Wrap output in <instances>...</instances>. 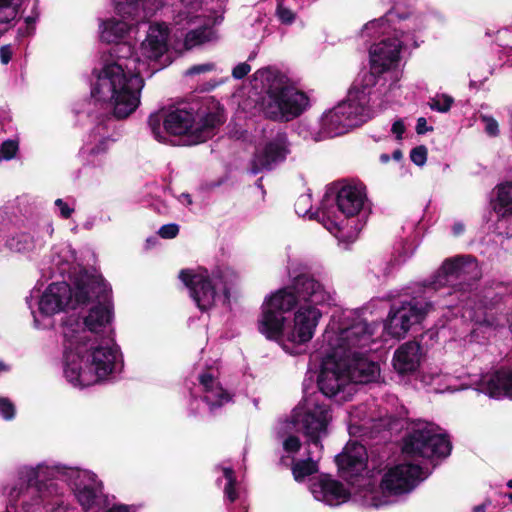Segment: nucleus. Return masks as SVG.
<instances>
[{
  "label": "nucleus",
  "mask_w": 512,
  "mask_h": 512,
  "mask_svg": "<svg viewBox=\"0 0 512 512\" xmlns=\"http://www.w3.org/2000/svg\"><path fill=\"white\" fill-rule=\"evenodd\" d=\"M332 421L330 406L320 394L306 396L303 402L294 410L291 420L285 421V430L290 428L301 432L307 438L308 447L312 446L317 454L322 452L321 440L328 434V426Z\"/></svg>",
  "instance_id": "nucleus-12"
},
{
  "label": "nucleus",
  "mask_w": 512,
  "mask_h": 512,
  "mask_svg": "<svg viewBox=\"0 0 512 512\" xmlns=\"http://www.w3.org/2000/svg\"><path fill=\"white\" fill-rule=\"evenodd\" d=\"M106 512H129V507L126 505H115Z\"/></svg>",
  "instance_id": "nucleus-51"
},
{
  "label": "nucleus",
  "mask_w": 512,
  "mask_h": 512,
  "mask_svg": "<svg viewBox=\"0 0 512 512\" xmlns=\"http://www.w3.org/2000/svg\"><path fill=\"white\" fill-rule=\"evenodd\" d=\"M179 200L182 203H185L186 205H191L192 204L191 196L189 194H186V193H182L180 195V197H179Z\"/></svg>",
  "instance_id": "nucleus-53"
},
{
  "label": "nucleus",
  "mask_w": 512,
  "mask_h": 512,
  "mask_svg": "<svg viewBox=\"0 0 512 512\" xmlns=\"http://www.w3.org/2000/svg\"><path fill=\"white\" fill-rule=\"evenodd\" d=\"M321 452L317 454V450L310 446L308 448V457L305 460L296 462L292 467V472L295 480L299 481L317 472V461L320 458Z\"/></svg>",
  "instance_id": "nucleus-27"
},
{
  "label": "nucleus",
  "mask_w": 512,
  "mask_h": 512,
  "mask_svg": "<svg viewBox=\"0 0 512 512\" xmlns=\"http://www.w3.org/2000/svg\"><path fill=\"white\" fill-rule=\"evenodd\" d=\"M6 366L3 363H0V371L5 370Z\"/></svg>",
  "instance_id": "nucleus-60"
},
{
  "label": "nucleus",
  "mask_w": 512,
  "mask_h": 512,
  "mask_svg": "<svg viewBox=\"0 0 512 512\" xmlns=\"http://www.w3.org/2000/svg\"><path fill=\"white\" fill-rule=\"evenodd\" d=\"M19 479L25 488L14 489L11 497L13 499L22 498V509L24 512H39L42 508H46L47 512H67L68 504L62 498L63 489L59 495H44L41 492L32 493L30 490L34 483L21 478V470L19 471Z\"/></svg>",
  "instance_id": "nucleus-22"
},
{
  "label": "nucleus",
  "mask_w": 512,
  "mask_h": 512,
  "mask_svg": "<svg viewBox=\"0 0 512 512\" xmlns=\"http://www.w3.org/2000/svg\"><path fill=\"white\" fill-rule=\"evenodd\" d=\"M431 308V303L418 297L402 300L400 305L391 307L384 330L394 338H402L413 325L424 319Z\"/></svg>",
  "instance_id": "nucleus-19"
},
{
  "label": "nucleus",
  "mask_w": 512,
  "mask_h": 512,
  "mask_svg": "<svg viewBox=\"0 0 512 512\" xmlns=\"http://www.w3.org/2000/svg\"><path fill=\"white\" fill-rule=\"evenodd\" d=\"M396 256H394L389 262L385 264V267L383 269V275L389 276L391 275L396 269H398L403 263L406 262L408 258H410L414 252V249L409 244L401 243V250L400 248H397Z\"/></svg>",
  "instance_id": "nucleus-30"
},
{
  "label": "nucleus",
  "mask_w": 512,
  "mask_h": 512,
  "mask_svg": "<svg viewBox=\"0 0 512 512\" xmlns=\"http://www.w3.org/2000/svg\"><path fill=\"white\" fill-rule=\"evenodd\" d=\"M380 160H381V162H382V163H387V162L389 161V155H387V154H382V155L380 156Z\"/></svg>",
  "instance_id": "nucleus-56"
},
{
  "label": "nucleus",
  "mask_w": 512,
  "mask_h": 512,
  "mask_svg": "<svg viewBox=\"0 0 512 512\" xmlns=\"http://www.w3.org/2000/svg\"><path fill=\"white\" fill-rule=\"evenodd\" d=\"M481 119L485 124V132L490 136H497L499 133V126L497 121L490 116H482Z\"/></svg>",
  "instance_id": "nucleus-43"
},
{
  "label": "nucleus",
  "mask_w": 512,
  "mask_h": 512,
  "mask_svg": "<svg viewBox=\"0 0 512 512\" xmlns=\"http://www.w3.org/2000/svg\"><path fill=\"white\" fill-rule=\"evenodd\" d=\"M54 204L57 209V214L63 219H69L75 212V203L73 200L69 202L58 198L55 200Z\"/></svg>",
  "instance_id": "nucleus-35"
},
{
  "label": "nucleus",
  "mask_w": 512,
  "mask_h": 512,
  "mask_svg": "<svg viewBox=\"0 0 512 512\" xmlns=\"http://www.w3.org/2000/svg\"><path fill=\"white\" fill-rule=\"evenodd\" d=\"M311 492L314 498L329 506H338L349 499L350 493L337 480L329 476H321L312 483Z\"/></svg>",
  "instance_id": "nucleus-24"
},
{
  "label": "nucleus",
  "mask_w": 512,
  "mask_h": 512,
  "mask_svg": "<svg viewBox=\"0 0 512 512\" xmlns=\"http://www.w3.org/2000/svg\"><path fill=\"white\" fill-rule=\"evenodd\" d=\"M251 70V67L247 63H240L234 67L232 71V75L235 79H242L245 77Z\"/></svg>",
  "instance_id": "nucleus-45"
},
{
  "label": "nucleus",
  "mask_w": 512,
  "mask_h": 512,
  "mask_svg": "<svg viewBox=\"0 0 512 512\" xmlns=\"http://www.w3.org/2000/svg\"><path fill=\"white\" fill-rule=\"evenodd\" d=\"M154 208L158 213H166L168 211V206L164 202L155 204Z\"/></svg>",
  "instance_id": "nucleus-52"
},
{
  "label": "nucleus",
  "mask_w": 512,
  "mask_h": 512,
  "mask_svg": "<svg viewBox=\"0 0 512 512\" xmlns=\"http://www.w3.org/2000/svg\"><path fill=\"white\" fill-rule=\"evenodd\" d=\"M312 209V197L310 193L302 194L295 202V211L299 216H306Z\"/></svg>",
  "instance_id": "nucleus-36"
},
{
  "label": "nucleus",
  "mask_w": 512,
  "mask_h": 512,
  "mask_svg": "<svg viewBox=\"0 0 512 512\" xmlns=\"http://www.w3.org/2000/svg\"><path fill=\"white\" fill-rule=\"evenodd\" d=\"M0 416L5 420H11L15 416V407L7 398L0 397Z\"/></svg>",
  "instance_id": "nucleus-40"
},
{
  "label": "nucleus",
  "mask_w": 512,
  "mask_h": 512,
  "mask_svg": "<svg viewBox=\"0 0 512 512\" xmlns=\"http://www.w3.org/2000/svg\"><path fill=\"white\" fill-rule=\"evenodd\" d=\"M485 510H486L485 504H481V505L475 506L473 509V512H485Z\"/></svg>",
  "instance_id": "nucleus-54"
},
{
  "label": "nucleus",
  "mask_w": 512,
  "mask_h": 512,
  "mask_svg": "<svg viewBox=\"0 0 512 512\" xmlns=\"http://www.w3.org/2000/svg\"><path fill=\"white\" fill-rule=\"evenodd\" d=\"M221 17L207 16L198 11H182L175 18L176 31L184 36V47L191 49L215 38L213 26Z\"/></svg>",
  "instance_id": "nucleus-20"
},
{
  "label": "nucleus",
  "mask_w": 512,
  "mask_h": 512,
  "mask_svg": "<svg viewBox=\"0 0 512 512\" xmlns=\"http://www.w3.org/2000/svg\"><path fill=\"white\" fill-rule=\"evenodd\" d=\"M216 69V66L214 63L207 62L202 64H196L191 66L189 69L185 71L186 76H195L199 74H205L212 72Z\"/></svg>",
  "instance_id": "nucleus-38"
},
{
  "label": "nucleus",
  "mask_w": 512,
  "mask_h": 512,
  "mask_svg": "<svg viewBox=\"0 0 512 512\" xmlns=\"http://www.w3.org/2000/svg\"><path fill=\"white\" fill-rule=\"evenodd\" d=\"M96 280L92 275L81 276L71 288L66 282L50 284L38 301V313L50 317L64 311L67 308L75 309L84 305L91 296L88 295V287H92Z\"/></svg>",
  "instance_id": "nucleus-14"
},
{
  "label": "nucleus",
  "mask_w": 512,
  "mask_h": 512,
  "mask_svg": "<svg viewBox=\"0 0 512 512\" xmlns=\"http://www.w3.org/2000/svg\"><path fill=\"white\" fill-rule=\"evenodd\" d=\"M22 0H0V24H7L15 19Z\"/></svg>",
  "instance_id": "nucleus-31"
},
{
  "label": "nucleus",
  "mask_w": 512,
  "mask_h": 512,
  "mask_svg": "<svg viewBox=\"0 0 512 512\" xmlns=\"http://www.w3.org/2000/svg\"><path fill=\"white\" fill-rule=\"evenodd\" d=\"M391 24L395 25L393 30L399 33L402 39L386 38L371 46L369 53L372 71L384 73L397 67L401 48L418 46L414 36L410 34L423 28V19L413 14L412 4L406 0H397L384 17L368 22L362 30V35L375 37L378 34H385Z\"/></svg>",
  "instance_id": "nucleus-6"
},
{
  "label": "nucleus",
  "mask_w": 512,
  "mask_h": 512,
  "mask_svg": "<svg viewBox=\"0 0 512 512\" xmlns=\"http://www.w3.org/2000/svg\"><path fill=\"white\" fill-rule=\"evenodd\" d=\"M494 211L498 217L505 218L512 214V182L498 186Z\"/></svg>",
  "instance_id": "nucleus-28"
},
{
  "label": "nucleus",
  "mask_w": 512,
  "mask_h": 512,
  "mask_svg": "<svg viewBox=\"0 0 512 512\" xmlns=\"http://www.w3.org/2000/svg\"><path fill=\"white\" fill-rule=\"evenodd\" d=\"M361 420H362V421H364L363 426L365 427V429L370 428L369 426H367L368 421H366V420H365V418H363V419H361Z\"/></svg>",
  "instance_id": "nucleus-59"
},
{
  "label": "nucleus",
  "mask_w": 512,
  "mask_h": 512,
  "mask_svg": "<svg viewBox=\"0 0 512 512\" xmlns=\"http://www.w3.org/2000/svg\"><path fill=\"white\" fill-rule=\"evenodd\" d=\"M335 293L309 274L267 296L258 320L259 331L290 354L309 343L323 316L322 307L334 303Z\"/></svg>",
  "instance_id": "nucleus-2"
},
{
  "label": "nucleus",
  "mask_w": 512,
  "mask_h": 512,
  "mask_svg": "<svg viewBox=\"0 0 512 512\" xmlns=\"http://www.w3.org/2000/svg\"><path fill=\"white\" fill-rule=\"evenodd\" d=\"M32 22H33V20H32V19L27 18V23H28V24H30V23H32Z\"/></svg>",
  "instance_id": "nucleus-62"
},
{
  "label": "nucleus",
  "mask_w": 512,
  "mask_h": 512,
  "mask_svg": "<svg viewBox=\"0 0 512 512\" xmlns=\"http://www.w3.org/2000/svg\"><path fill=\"white\" fill-rule=\"evenodd\" d=\"M367 451L358 442H349L344 451L336 457L342 478L358 487L363 505L380 508L396 502L400 495L410 493L424 478L419 465L398 464L388 468L381 477L378 487L372 477L364 475L367 467Z\"/></svg>",
  "instance_id": "nucleus-4"
},
{
  "label": "nucleus",
  "mask_w": 512,
  "mask_h": 512,
  "mask_svg": "<svg viewBox=\"0 0 512 512\" xmlns=\"http://www.w3.org/2000/svg\"><path fill=\"white\" fill-rule=\"evenodd\" d=\"M373 342V336L371 342L367 345H351L347 347L343 356H338V360L341 361L342 369L348 378L349 383L353 386L354 384L369 383L377 379L380 374L379 365L366 357V353L370 344ZM347 346H349L347 344ZM345 350V346L343 347Z\"/></svg>",
  "instance_id": "nucleus-21"
},
{
  "label": "nucleus",
  "mask_w": 512,
  "mask_h": 512,
  "mask_svg": "<svg viewBox=\"0 0 512 512\" xmlns=\"http://www.w3.org/2000/svg\"><path fill=\"white\" fill-rule=\"evenodd\" d=\"M277 15L282 23L290 24L295 19V14L284 6H278Z\"/></svg>",
  "instance_id": "nucleus-44"
},
{
  "label": "nucleus",
  "mask_w": 512,
  "mask_h": 512,
  "mask_svg": "<svg viewBox=\"0 0 512 512\" xmlns=\"http://www.w3.org/2000/svg\"><path fill=\"white\" fill-rule=\"evenodd\" d=\"M366 202V190L362 184H334L322 199L318 220L340 241H353L359 231L354 217L364 209Z\"/></svg>",
  "instance_id": "nucleus-9"
},
{
  "label": "nucleus",
  "mask_w": 512,
  "mask_h": 512,
  "mask_svg": "<svg viewBox=\"0 0 512 512\" xmlns=\"http://www.w3.org/2000/svg\"><path fill=\"white\" fill-rule=\"evenodd\" d=\"M113 142L109 137L102 138L94 147L89 151L90 155L98 156L107 152L110 144Z\"/></svg>",
  "instance_id": "nucleus-42"
},
{
  "label": "nucleus",
  "mask_w": 512,
  "mask_h": 512,
  "mask_svg": "<svg viewBox=\"0 0 512 512\" xmlns=\"http://www.w3.org/2000/svg\"><path fill=\"white\" fill-rule=\"evenodd\" d=\"M179 233V226L174 223L165 224L160 227L158 230V234L160 237L164 239H172L176 237Z\"/></svg>",
  "instance_id": "nucleus-41"
},
{
  "label": "nucleus",
  "mask_w": 512,
  "mask_h": 512,
  "mask_svg": "<svg viewBox=\"0 0 512 512\" xmlns=\"http://www.w3.org/2000/svg\"><path fill=\"white\" fill-rule=\"evenodd\" d=\"M371 117L365 94L349 91L347 99L323 114L320 120L321 134L332 138L347 133Z\"/></svg>",
  "instance_id": "nucleus-13"
},
{
  "label": "nucleus",
  "mask_w": 512,
  "mask_h": 512,
  "mask_svg": "<svg viewBox=\"0 0 512 512\" xmlns=\"http://www.w3.org/2000/svg\"><path fill=\"white\" fill-rule=\"evenodd\" d=\"M223 474L226 479V484L224 487L225 496L229 499L230 502H234L238 498V494L234 489V471L231 468H223Z\"/></svg>",
  "instance_id": "nucleus-34"
},
{
  "label": "nucleus",
  "mask_w": 512,
  "mask_h": 512,
  "mask_svg": "<svg viewBox=\"0 0 512 512\" xmlns=\"http://www.w3.org/2000/svg\"><path fill=\"white\" fill-rule=\"evenodd\" d=\"M180 280L189 289L190 295L201 311L212 308L217 300L229 299L230 289L236 284L238 274L230 267H217L209 272L205 268L184 269Z\"/></svg>",
  "instance_id": "nucleus-11"
},
{
  "label": "nucleus",
  "mask_w": 512,
  "mask_h": 512,
  "mask_svg": "<svg viewBox=\"0 0 512 512\" xmlns=\"http://www.w3.org/2000/svg\"><path fill=\"white\" fill-rule=\"evenodd\" d=\"M115 10L120 19L111 18L103 21L101 28V39L107 43H116L112 55L117 58L115 50L125 35L132 30L133 26L140 23L147 17V13L140 7L143 0H113ZM123 42H121L122 44Z\"/></svg>",
  "instance_id": "nucleus-18"
},
{
  "label": "nucleus",
  "mask_w": 512,
  "mask_h": 512,
  "mask_svg": "<svg viewBox=\"0 0 512 512\" xmlns=\"http://www.w3.org/2000/svg\"><path fill=\"white\" fill-rule=\"evenodd\" d=\"M381 74H383V72L372 71V67L370 66V71L365 72L361 79L357 80L349 91H356L357 94H365L368 105L371 90L377 83V77Z\"/></svg>",
  "instance_id": "nucleus-29"
},
{
  "label": "nucleus",
  "mask_w": 512,
  "mask_h": 512,
  "mask_svg": "<svg viewBox=\"0 0 512 512\" xmlns=\"http://www.w3.org/2000/svg\"><path fill=\"white\" fill-rule=\"evenodd\" d=\"M474 384L477 385L476 390L491 398L512 399V368H501L493 374L483 375Z\"/></svg>",
  "instance_id": "nucleus-23"
},
{
  "label": "nucleus",
  "mask_w": 512,
  "mask_h": 512,
  "mask_svg": "<svg viewBox=\"0 0 512 512\" xmlns=\"http://www.w3.org/2000/svg\"><path fill=\"white\" fill-rule=\"evenodd\" d=\"M361 412H362V409H361V408H358V409H356V411H355V412H352V413H351V417H352V419H353V418H355V417L360 416V413H361Z\"/></svg>",
  "instance_id": "nucleus-57"
},
{
  "label": "nucleus",
  "mask_w": 512,
  "mask_h": 512,
  "mask_svg": "<svg viewBox=\"0 0 512 512\" xmlns=\"http://www.w3.org/2000/svg\"><path fill=\"white\" fill-rule=\"evenodd\" d=\"M479 278L477 261L470 256H457L446 259L424 286L428 290H438L446 286L464 290Z\"/></svg>",
  "instance_id": "nucleus-15"
},
{
  "label": "nucleus",
  "mask_w": 512,
  "mask_h": 512,
  "mask_svg": "<svg viewBox=\"0 0 512 512\" xmlns=\"http://www.w3.org/2000/svg\"><path fill=\"white\" fill-rule=\"evenodd\" d=\"M391 130H392V133L396 135L397 139H401L402 134L405 131V126H404L403 121L402 120L395 121L392 125Z\"/></svg>",
  "instance_id": "nucleus-47"
},
{
  "label": "nucleus",
  "mask_w": 512,
  "mask_h": 512,
  "mask_svg": "<svg viewBox=\"0 0 512 512\" xmlns=\"http://www.w3.org/2000/svg\"><path fill=\"white\" fill-rule=\"evenodd\" d=\"M21 478L34 483L32 493L59 495L61 487L55 480L67 482L79 505L85 511L101 509L107 506V497L103 493V484L97 476L88 470L68 467L55 462H43L36 466L21 468Z\"/></svg>",
  "instance_id": "nucleus-7"
},
{
  "label": "nucleus",
  "mask_w": 512,
  "mask_h": 512,
  "mask_svg": "<svg viewBox=\"0 0 512 512\" xmlns=\"http://www.w3.org/2000/svg\"><path fill=\"white\" fill-rule=\"evenodd\" d=\"M19 145L16 140H6L1 145V155H0V161L2 159L5 160H11L16 156V153L18 152Z\"/></svg>",
  "instance_id": "nucleus-37"
},
{
  "label": "nucleus",
  "mask_w": 512,
  "mask_h": 512,
  "mask_svg": "<svg viewBox=\"0 0 512 512\" xmlns=\"http://www.w3.org/2000/svg\"><path fill=\"white\" fill-rule=\"evenodd\" d=\"M199 383L203 392V400L213 411L231 400V396L220 385L218 380L209 373L199 376Z\"/></svg>",
  "instance_id": "nucleus-26"
},
{
  "label": "nucleus",
  "mask_w": 512,
  "mask_h": 512,
  "mask_svg": "<svg viewBox=\"0 0 512 512\" xmlns=\"http://www.w3.org/2000/svg\"><path fill=\"white\" fill-rule=\"evenodd\" d=\"M374 326L368 324L356 312L345 310L333 315L323 335L324 358L318 376V387L322 395L346 401L355 392L349 383L338 356H343L351 345L365 346L371 342Z\"/></svg>",
  "instance_id": "nucleus-5"
},
{
  "label": "nucleus",
  "mask_w": 512,
  "mask_h": 512,
  "mask_svg": "<svg viewBox=\"0 0 512 512\" xmlns=\"http://www.w3.org/2000/svg\"><path fill=\"white\" fill-rule=\"evenodd\" d=\"M293 431H296L295 428H290L289 432L287 433L285 430V422L282 424L281 429L279 433L282 437H285L283 440V448L286 452L293 453L297 452L300 449L301 443L298 437L291 435Z\"/></svg>",
  "instance_id": "nucleus-33"
},
{
  "label": "nucleus",
  "mask_w": 512,
  "mask_h": 512,
  "mask_svg": "<svg viewBox=\"0 0 512 512\" xmlns=\"http://www.w3.org/2000/svg\"><path fill=\"white\" fill-rule=\"evenodd\" d=\"M88 287L92 304L82 318L67 319L63 325V374L74 387L84 388L106 379L116 371L120 358L116 345L105 340L101 333L110 324L113 313L111 288L101 275H92Z\"/></svg>",
  "instance_id": "nucleus-1"
},
{
  "label": "nucleus",
  "mask_w": 512,
  "mask_h": 512,
  "mask_svg": "<svg viewBox=\"0 0 512 512\" xmlns=\"http://www.w3.org/2000/svg\"><path fill=\"white\" fill-rule=\"evenodd\" d=\"M263 133L250 160L249 171L253 175L272 170L290 153V143L282 129L265 128Z\"/></svg>",
  "instance_id": "nucleus-17"
},
{
  "label": "nucleus",
  "mask_w": 512,
  "mask_h": 512,
  "mask_svg": "<svg viewBox=\"0 0 512 512\" xmlns=\"http://www.w3.org/2000/svg\"><path fill=\"white\" fill-rule=\"evenodd\" d=\"M12 58L11 47L6 45L0 48V60L2 64H8Z\"/></svg>",
  "instance_id": "nucleus-46"
},
{
  "label": "nucleus",
  "mask_w": 512,
  "mask_h": 512,
  "mask_svg": "<svg viewBox=\"0 0 512 512\" xmlns=\"http://www.w3.org/2000/svg\"><path fill=\"white\" fill-rule=\"evenodd\" d=\"M411 161L418 165L423 166L427 160V149L425 146H417L411 150Z\"/></svg>",
  "instance_id": "nucleus-39"
},
{
  "label": "nucleus",
  "mask_w": 512,
  "mask_h": 512,
  "mask_svg": "<svg viewBox=\"0 0 512 512\" xmlns=\"http://www.w3.org/2000/svg\"><path fill=\"white\" fill-rule=\"evenodd\" d=\"M507 486L512 489V480H509Z\"/></svg>",
  "instance_id": "nucleus-61"
},
{
  "label": "nucleus",
  "mask_w": 512,
  "mask_h": 512,
  "mask_svg": "<svg viewBox=\"0 0 512 512\" xmlns=\"http://www.w3.org/2000/svg\"><path fill=\"white\" fill-rule=\"evenodd\" d=\"M32 314H33V317H34V324H35V327L37 328H46V327H49L52 325L51 321L49 320L48 323H41L39 318H38V315L36 314V312L34 310H32Z\"/></svg>",
  "instance_id": "nucleus-49"
},
{
  "label": "nucleus",
  "mask_w": 512,
  "mask_h": 512,
  "mask_svg": "<svg viewBox=\"0 0 512 512\" xmlns=\"http://www.w3.org/2000/svg\"><path fill=\"white\" fill-rule=\"evenodd\" d=\"M167 48L168 27L165 24L150 25L139 55L135 57L130 44H119L115 50L117 60L106 64L98 73L92 97L106 103L115 118L128 117L140 104L144 86L142 75L148 72V61L159 59Z\"/></svg>",
  "instance_id": "nucleus-3"
},
{
  "label": "nucleus",
  "mask_w": 512,
  "mask_h": 512,
  "mask_svg": "<svg viewBox=\"0 0 512 512\" xmlns=\"http://www.w3.org/2000/svg\"><path fill=\"white\" fill-rule=\"evenodd\" d=\"M421 359V348L417 342H406L394 353L393 366L401 374L415 371Z\"/></svg>",
  "instance_id": "nucleus-25"
},
{
  "label": "nucleus",
  "mask_w": 512,
  "mask_h": 512,
  "mask_svg": "<svg viewBox=\"0 0 512 512\" xmlns=\"http://www.w3.org/2000/svg\"><path fill=\"white\" fill-rule=\"evenodd\" d=\"M254 83L266 94L262 110L270 119L292 120L309 105L307 95L290 85L288 77L277 69H259L254 73Z\"/></svg>",
  "instance_id": "nucleus-10"
},
{
  "label": "nucleus",
  "mask_w": 512,
  "mask_h": 512,
  "mask_svg": "<svg viewBox=\"0 0 512 512\" xmlns=\"http://www.w3.org/2000/svg\"><path fill=\"white\" fill-rule=\"evenodd\" d=\"M380 425H372L371 427L372 428H375V427H379Z\"/></svg>",
  "instance_id": "nucleus-64"
},
{
  "label": "nucleus",
  "mask_w": 512,
  "mask_h": 512,
  "mask_svg": "<svg viewBox=\"0 0 512 512\" xmlns=\"http://www.w3.org/2000/svg\"><path fill=\"white\" fill-rule=\"evenodd\" d=\"M454 100L447 94H437L429 101V107L440 113H446L450 110Z\"/></svg>",
  "instance_id": "nucleus-32"
},
{
  "label": "nucleus",
  "mask_w": 512,
  "mask_h": 512,
  "mask_svg": "<svg viewBox=\"0 0 512 512\" xmlns=\"http://www.w3.org/2000/svg\"><path fill=\"white\" fill-rule=\"evenodd\" d=\"M452 231L455 236H459L464 232V225L460 222H457L453 225Z\"/></svg>",
  "instance_id": "nucleus-50"
},
{
  "label": "nucleus",
  "mask_w": 512,
  "mask_h": 512,
  "mask_svg": "<svg viewBox=\"0 0 512 512\" xmlns=\"http://www.w3.org/2000/svg\"><path fill=\"white\" fill-rule=\"evenodd\" d=\"M223 122V112L219 108L204 112L186 107H170L153 113L148 118V126L157 141L167 143L169 136H175L186 146L207 141L214 135L216 127Z\"/></svg>",
  "instance_id": "nucleus-8"
},
{
  "label": "nucleus",
  "mask_w": 512,
  "mask_h": 512,
  "mask_svg": "<svg viewBox=\"0 0 512 512\" xmlns=\"http://www.w3.org/2000/svg\"><path fill=\"white\" fill-rule=\"evenodd\" d=\"M508 498L512 501V493L508 494Z\"/></svg>",
  "instance_id": "nucleus-63"
},
{
  "label": "nucleus",
  "mask_w": 512,
  "mask_h": 512,
  "mask_svg": "<svg viewBox=\"0 0 512 512\" xmlns=\"http://www.w3.org/2000/svg\"><path fill=\"white\" fill-rule=\"evenodd\" d=\"M393 158L396 160V161H399L401 160L402 158V152L400 150H395L393 152Z\"/></svg>",
  "instance_id": "nucleus-55"
},
{
  "label": "nucleus",
  "mask_w": 512,
  "mask_h": 512,
  "mask_svg": "<svg viewBox=\"0 0 512 512\" xmlns=\"http://www.w3.org/2000/svg\"><path fill=\"white\" fill-rule=\"evenodd\" d=\"M53 232H54V228H53L52 224H48L47 225V233L49 234V236H52Z\"/></svg>",
  "instance_id": "nucleus-58"
},
{
  "label": "nucleus",
  "mask_w": 512,
  "mask_h": 512,
  "mask_svg": "<svg viewBox=\"0 0 512 512\" xmlns=\"http://www.w3.org/2000/svg\"><path fill=\"white\" fill-rule=\"evenodd\" d=\"M416 131L418 134H423L427 131L425 118H419L417 120Z\"/></svg>",
  "instance_id": "nucleus-48"
},
{
  "label": "nucleus",
  "mask_w": 512,
  "mask_h": 512,
  "mask_svg": "<svg viewBox=\"0 0 512 512\" xmlns=\"http://www.w3.org/2000/svg\"><path fill=\"white\" fill-rule=\"evenodd\" d=\"M432 423L418 422L404 440L403 452L413 457H446L451 443Z\"/></svg>",
  "instance_id": "nucleus-16"
}]
</instances>
